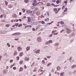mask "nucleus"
<instances>
[{
	"mask_svg": "<svg viewBox=\"0 0 76 76\" xmlns=\"http://www.w3.org/2000/svg\"><path fill=\"white\" fill-rule=\"evenodd\" d=\"M60 10V8H58V10L56 8H54L53 9V11H54L55 12H56V14L58 12V11H59Z\"/></svg>",
	"mask_w": 76,
	"mask_h": 76,
	"instance_id": "f257e3e1",
	"label": "nucleus"
},
{
	"mask_svg": "<svg viewBox=\"0 0 76 76\" xmlns=\"http://www.w3.org/2000/svg\"><path fill=\"white\" fill-rule=\"evenodd\" d=\"M57 31V30H53L52 31V34H53V35H58V33H55Z\"/></svg>",
	"mask_w": 76,
	"mask_h": 76,
	"instance_id": "f03ea898",
	"label": "nucleus"
},
{
	"mask_svg": "<svg viewBox=\"0 0 76 76\" xmlns=\"http://www.w3.org/2000/svg\"><path fill=\"white\" fill-rule=\"evenodd\" d=\"M37 41L39 42L41 41V38L40 37H38L37 39Z\"/></svg>",
	"mask_w": 76,
	"mask_h": 76,
	"instance_id": "7ed1b4c3",
	"label": "nucleus"
},
{
	"mask_svg": "<svg viewBox=\"0 0 76 76\" xmlns=\"http://www.w3.org/2000/svg\"><path fill=\"white\" fill-rule=\"evenodd\" d=\"M51 43H53V41L52 40H50L48 41L47 42L45 43V45H47V44H48Z\"/></svg>",
	"mask_w": 76,
	"mask_h": 76,
	"instance_id": "20e7f679",
	"label": "nucleus"
},
{
	"mask_svg": "<svg viewBox=\"0 0 76 76\" xmlns=\"http://www.w3.org/2000/svg\"><path fill=\"white\" fill-rule=\"evenodd\" d=\"M20 35V33H15L12 34V35Z\"/></svg>",
	"mask_w": 76,
	"mask_h": 76,
	"instance_id": "39448f33",
	"label": "nucleus"
},
{
	"mask_svg": "<svg viewBox=\"0 0 76 76\" xmlns=\"http://www.w3.org/2000/svg\"><path fill=\"white\" fill-rule=\"evenodd\" d=\"M66 33L67 34H69L70 33V32L71 30L69 28H66Z\"/></svg>",
	"mask_w": 76,
	"mask_h": 76,
	"instance_id": "423d86ee",
	"label": "nucleus"
},
{
	"mask_svg": "<svg viewBox=\"0 0 76 76\" xmlns=\"http://www.w3.org/2000/svg\"><path fill=\"white\" fill-rule=\"evenodd\" d=\"M12 7H13V5L11 4H10L8 5V8H12Z\"/></svg>",
	"mask_w": 76,
	"mask_h": 76,
	"instance_id": "0eeeda50",
	"label": "nucleus"
},
{
	"mask_svg": "<svg viewBox=\"0 0 76 76\" xmlns=\"http://www.w3.org/2000/svg\"><path fill=\"white\" fill-rule=\"evenodd\" d=\"M18 50L19 51H20L22 50V48L20 46H19L17 48Z\"/></svg>",
	"mask_w": 76,
	"mask_h": 76,
	"instance_id": "6e6552de",
	"label": "nucleus"
},
{
	"mask_svg": "<svg viewBox=\"0 0 76 76\" xmlns=\"http://www.w3.org/2000/svg\"><path fill=\"white\" fill-rule=\"evenodd\" d=\"M23 68L22 67H20V68L19 72H21V71H23Z\"/></svg>",
	"mask_w": 76,
	"mask_h": 76,
	"instance_id": "1a4fd4ad",
	"label": "nucleus"
},
{
	"mask_svg": "<svg viewBox=\"0 0 76 76\" xmlns=\"http://www.w3.org/2000/svg\"><path fill=\"white\" fill-rule=\"evenodd\" d=\"M40 52V50H37L35 51V53L36 54H38V53H39Z\"/></svg>",
	"mask_w": 76,
	"mask_h": 76,
	"instance_id": "9d476101",
	"label": "nucleus"
},
{
	"mask_svg": "<svg viewBox=\"0 0 76 76\" xmlns=\"http://www.w3.org/2000/svg\"><path fill=\"white\" fill-rule=\"evenodd\" d=\"M51 5L52 6H54V7H57V6H58V5H55V4L53 3H52Z\"/></svg>",
	"mask_w": 76,
	"mask_h": 76,
	"instance_id": "9b49d317",
	"label": "nucleus"
},
{
	"mask_svg": "<svg viewBox=\"0 0 76 76\" xmlns=\"http://www.w3.org/2000/svg\"><path fill=\"white\" fill-rule=\"evenodd\" d=\"M28 22H31V19L29 17H28Z\"/></svg>",
	"mask_w": 76,
	"mask_h": 76,
	"instance_id": "f8f14e48",
	"label": "nucleus"
},
{
	"mask_svg": "<svg viewBox=\"0 0 76 76\" xmlns=\"http://www.w3.org/2000/svg\"><path fill=\"white\" fill-rule=\"evenodd\" d=\"M64 72L61 73L60 74L61 76H64Z\"/></svg>",
	"mask_w": 76,
	"mask_h": 76,
	"instance_id": "ddd939ff",
	"label": "nucleus"
},
{
	"mask_svg": "<svg viewBox=\"0 0 76 76\" xmlns=\"http://www.w3.org/2000/svg\"><path fill=\"white\" fill-rule=\"evenodd\" d=\"M57 69L58 70H60V67L59 66H58L57 67Z\"/></svg>",
	"mask_w": 76,
	"mask_h": 76,
	"instance_id": "4468645a",
	"label": "nucleus"
},
{
	"mask_svg": "<svg viewBox=\"0 0 76 76\" xmlns=\"http://www.w3.org/2000/svg\"><path fill=\"white\" fill-rule=\"evenodd\" d=\"M27 12L28 13H32V11L30 10H28L27 11Z\"/></svg>",
	"mask_w": 76,
	"mask_h": 76,
	"instance_id": "2eb2a0df",
	"label": "nucleus"
},
{
	"mask_svg": "<svg viewBox=\"0 0 76 76\" xmlns=\"http://www.w3.org/2000/svg\"><path fill=\"white\" fill-rule=\"evenodd\" d=\"M61 2V1H60V0H58L56 1V3H57V4H58V3H60Z\"/></svg>",
	"mask_w": 76,
	"mask_h": 76,
	"instance_id": "dca6fc26",
	"label": "nucleus"
},
{
	"mask_svg": "<svg viewBox=\"0 0 76 76\" xmlns=\"http://www.w3.org/2000/svg\"><path fill=\"white\" fill-rule=\"evenodd\" d=\"M49 20V18H47V19H45V22H47V21H48Z\"/></svg>",
	"mask_w": 76,
	"mask_h": 76,
	"instance_id": "f3484780",
	"label": "nucleus"
},
{
	"mask_svg": "<svg viewBox=\"0 0 76 76\" xmlns=\"http://www.w3.org/2000/svg\"><path fill=\"white\" fill-rule=\"evenodd\" d=\"M36 14L37 15V16H39V15H40V12H36Z\"/></svg>",
	"mask_w": 76,
	"mask_h": 76,
	"instance_id": "a211bd4d",
	"label": "nucleus"
},
{
	"mask_svg": "<svg viewBox=\"0 0 76 76\" xmlns=\"http://www.w3.org/2000/svg\"><path fill=\"white\" fill-rule=\"evenodd\" d=\"M25 60L26 61H28V60H29V58H25Z\"/></svg>",
	"mask_w": 76,
	"mask_h": 76,
	"instance_id": "6ab92c4d",
	"label": "nucleus"
},
{
	"mask_svg": "<svg viewBox=\"0 0 76 76\" xmlns=\"http://www.w3.org/2000/svg\"><path fill=\"white\" fill-rule=\"evenodd\" d=\"M30 48L29 47H27L26 48L27 51H28V50H29Z\"/></svg>",
	"mask_w": 76,
	"mask_h": 76,
	"instance_id": "aec40b11",
	"label": "nucleus"
},
{
	"mask_svg": "<svg viewBox=\"0 0 76 76\" xmlns=\"http://www.w3.org/2000/svg\"><path fill=\"white\" fill-rule=\"evenodd\" d=\"M60 23L61 25H63V24H64V23L63 22V21H61Z\"/></svg>",
	"mask_w": 76,
	"mask_h": 76,
	"instance_id": "412c9836",
	"label": "nucleus"
},
{
	"mask_svg": "<svg viewBox=\"0 0 76 76\" xmlns=\"http://www.w3.org/2000/svg\"><path fill=\"white\" fill-rule=\"evenodd\" d=\"M5 5H6V6H7V4H8V2H7V1H5Z\"/></svg>",
	"mask_w": 76,
	"mask_h": 76,
	"instance_id": "4be33fe9",
	"label": "nucleus"
},
{
	"mask_svg": "<svg viewBox=\"0 0 76 76\" xmlns=\"http://www.w3.org/2000/svg\"><path fill=\"white\" fill-rule=\"evenodd\" d=\"M3 15L4 18L5 19H6V15L5 14H4Z\"/></svg>",
	"mask_w": 76,
	"mask_h": 76,
	"instance_id": "5701e85b",
	"label": "nucleus"
},
{
	"mask_svg": "<svg viewBox=\"0 0 76 76\" xmlns=\"http://www.w3.org/2000/svg\"><path fill=\"white\" fill-rule=\"evenodd\" d=\"M76 67V65H73L72 66V69H73L74 67Z\"/></svg>",
	"mask_w": 76,
	"mask_h": 76,
	"instance_id": "b1692460",
	"label": "nucleus"
},
{
	"mask_svg": "<svg viewBox=\"0 0 76 76\" xmlns=\"http://www.w3.org/2000/svg\"><path fill=\"white\" fill-rule=\"evenodd\" d=\"M22 10L23 11V13H25V10H25V9L23 8L22 9Z\"/></svg>",
	"mask_w": 76,
	"mask_h": 76,
	"instance_id": "393cba45",
	"label": "nucleus"
},
{
	"mask_svg": "<svg viewBox=\"0 0 76 76\" xmlns=\"http://www.w3.org/2000/svg\"><path fill=\"white\" fill-rule=\"evenodd\" d=\"M23 56V53H21L20 54L19 56Z\"/></svg>",
	"mask_w": 76,
	"mask_h": 76,
	"instance_id": "a878e982",
	"label": "nucleus"
},
{
	"mask_svg": "<svg viewBox=\"0 0 76 76\" xmlns=\"http://www.w3.org/2000/svg\"><path fill=\"white\" fill-rule=\"evenodd\" d=\"M41 23L42 24H45V22L43 21H42L41 22Z\"/></svg>",
	"mask_w": 76,
	"mask_h": 76,
	"instance_id": "bb28decb",
	"label": "nucleus"
},
{
	"mask_svg": "<svg viewBox=\"0 0 76 76\" xmlns=\"http://www.w3.org/2000/svg\"><path fill=\"white\" fill-rule=\"evenodd\" d=\"M50 5H51V4H50V3H48L47 4V5L48 6H50Z\"/></svg>",
	"mask_w": 76,
	"mask_h": 76,
	"instance_id": "cd10ccee",
	"label": "nucleus"
},
{
	"mask_svg": "<svg viewBox=\"0 0 76 76\" xmlns=\"http://www.w3.org/2000/svg\"><path fill=\"white\" fill-rule=\"evenodd\" d=\"M23 61H20L19 63H20V64H22V63L23 62Z\"/></svg>",
	"mask_w": 76,
	"mask_h": 76,
	"instance_id": "c85d7f7f",
	"label": "nucleus"
},
{
	"mask_svg": "<svg viewBox=\"0 0 76 76\" xmlns=\"http://www.w3.org/2000/svg\"><path fill=\"white\" fill-rule=\"evenodd\" d=\"M72 36H75V33H73L71 35Z\"/></svg>",
	"mask_w": 76,
	"mask_h": 76,
	"instance_id": "c756f323",
	"label": "nucleus"
},
{
	"mask_svg": "<svg viewBox=\"0 0 76 76\" xmlns=\"http://www.w3.org/2000/svg\"><path fill=\"white\" fill-rule=\"evenodd\" d=\"M67 8H66L65 10H64V12H67Z\"/></svg>",
	"mask_w": 76,
	"mask_h": 76,
	"instance_id": "7c9ffc66",
	"label": "nucleus"
},
{
	"mask_svg": "<svg viewBox=\"0 0 76 76\" xmlns=\"http://www.w3.org/2000/svg\"><path fill=\"white\" fill-rule=\"evenodd\" d=\"M22 26V24H20L18 26V27H20Z\"/></svg>",
	"mask_w": 76,
	"mask_h": 76,
	"instance_id": "2f4dec72",
	"label": "nucleus"
},
{
	"mask_svg": "<svg viewBox=\"0 0 76 76\" xmlns=\"http://www.w3.org/2000/svg\"><path fill=\"white\" fill-rule=\"evenodd\" d=\"M7 46H8V47H10V44L9 43H7Z\"/></svg>",
	"mask_w": 76,
	"mask_h": 76,
	"instance_id": "473e14b6",
	"label": "nucleus"
},
{
	"mask_svg": "<svg viewBox=\"0 0 76 76\" xmlns=\"http://www.w3.org/2000/svg\"><path fill=\"white\" fill-rule=\"evenodd\" d=\"M19 60V56L17 57V60Z\"/></svg>",
	"mask_w": 76,
	"mask_h": 76,
	"instance_id": "72a5a7b5",
	"label": "nucleus"
},
{
	"mask_svg": "<svg viewBox=\"0 0 76 76\" xmlns=\"http://www.w3.org/2000/svg\"><path fill=\"white\" fill-rule=\"evenodd\" d=\"M34 64H35V62H33V63L31 65V66H34Z\"/></svg>",
	"mask_w": 76,
	"mask_h": 76,
	"instance_id": "f704fd0d",
	"label": "nucleus"
},
{
	"mask_svg": "<svg viewBox=\"0 0 76 76\" xmlns=\"http://www.w3.org/2000/svg\"><path fill=\"white\" fill-rule=\"evenodd\" d=\"M53 23V21H52L51 23H47V25H50V24H51L52 23Z\"/></svg>",
	"mask_w": 76,
	"mask_h": 76,
	"instance_id": "c9c22d12",
	"label": "nucleus"
},
{
	"mask_svg": "<svg viewBox=\"0 0 76 76\" xmlns=\"http://www.w3.org/2000/svg\"><path fill=\"white\" fill-rule=\"evenodd\" d=\"M9 26H10V25H9V24H7V25H6L5 26H6V27H9Z\"/></svg>",
	"mask_w": 76,
	"mask_h": 76,
	"instance_id": "e433bc0d",
	"label": "nucleus"
},
{
	"mask_svg": "<svg viewBox=\"0 0 76 76\" xmlns=\"http://www.w3.org/2000/svg\"><path fill=\"white\" fill-rule=\"evenodd\" d=\"M52 64V63H50L48 64L47 65V66H50V65H51Z\"/></svg>",
	"mask_w": 76,
	"mask_h": 76,
	"instance_id": "4c0bfd02",
	"label": "nucleus"
},
{
	"mask_svg": "<svg viewBox=\"0 0 76 76\" xmlns=\"http://www.w3.org/2000/svg\"><path fill=\"white\" fill-rule=\"evenodd\" d=\"M15 26H18V23L15 24Z\"/></svg>",
	"mask_w": 76,
	"mask_h": 76,
	"instance_id": "58836bf2",
	"label": "nucleus"
},
{
	"mask_svg": "<svg viewBox=\"0 0 76 76\" xmlns=\"http://www.w3.org/2000/svg\"><path fill=\"white\" fill-rule=\"evenodd\" d=\"M42 63L43 64H45V61L44 60H43L42 61Z\"/></svg>",
	"mask_w": 76,
	"mask_h": 76,
	"instance_id": "ea45409f",
	"label": "nucleus"
},
{
	"mask_svg": "<svg viewBox=\"0 0 76 76\" xmlns=\"http://www.w3.org/2000/svg\"><path fill=\"white\" fill-rule=\"evenodd\" d=\"M65 7V6L64 5L62 7V9H64V8Z\"/></svg>",
	"mask_w": 76,
	"mask_h": 76,
	"instance_id": "a19ab883",
	"label": "nucleus"
},
{
	"mask_svg": "<svg viewBox=\"0 0 76 76\" xmlns=\"http://www.w3.org/2000/svg\"><path fill=\"white\" fill-rule=\"evenodd\" d=\"M28 0H25V3H28Z\"/></svg>",
	"mask_w": 76,
	"mask_h": 76,
	"instance_id": "79ce46f5",
	"label": "nucleus"
},
{
	"mask_svg": "<svg viewBox=\"0 0 76 76\" xmlns=\"http://www.w3.org/2000/svg\"><path fill=\"white\" fill-rule=\"evenodd\" d=\"M27 26V27H29V28H31V27H32V26L31 25H28Z\"/></svg>",
	"mask_w": 76,
	"mask_h": 76,
	"instance_id": "37998d69",
	"label": "nucleus"
},
{
	"mask_svg": "<svg viewBox=\"0 0 76 76\" xmlns=\"http://www.w3.org/2000/svg\"><path fill=\"white\" fill-rule=\"evenodd\" d=\"M53 34H51L50 35H49V37H52V36H53Z\"/></svg>",
	"mask_w": 76,
	"mask_h": 76,
	"instance_id": "c03bdc74",
	"label": "nucleus"
},
{
	"mask_svg": "<svg viewBox=\"0 0 76 76\" xmlns=\"http://www.w3.org/2000/svg\"><path fill=\"white\" fill-rule=\"evenodd\" d=\"M24 68L26 69H27V67L26 66V65H24Z\"/></svg>",
	"mask_w": 76,
	"mask_h": 76,
	"instance_id": "a18cd8bd",
	"label": "nucleus"
},
{
	"mask_svg": "<svg viewBox=\"0 0 76 76\" xmlns=\"http://www.w3.org/2000/svg\"><path fill=\"white\" fill-rule=\"evenodd\" d=\"M13 60L11 59L10 61V63H12L13 62Z\"/></svg>",
	"mask_w": 76,
	"mask_h": 76,
	"instance_id": "49530a36",
	"label": "nucleus"
},
{
	"mask_svg": "<svg viewBox=\"0 0 76 76\" xmlns=\"http://www.w3.org/2000/svg\"><path fill=\"white\" fill-rule=\"evenodd\" d=\"M39 4H44L43 2H39Z\"/></svg>",
	"mask_w": 76,
	"mask_h": 76,
	"instance_id": "de8ad7c7",
	"label": "nucleus"
},
{
	"mask_svg": "<svg viewBox=\"0 0 76 76\" xmlns=\"http://www.w3.org/2000/svg\"><path fill=\"white\" fill-rule=\"evenodd\" d=\"M37 1H37V0H34L33 1V2H34V3H36V2H37Z\"/></svg>",
	"mask_w": 76,
	"mask_h": 76,
	"instance_id": "09e8293b",
	"label": "nucleus"
},
{
	"mask_svg": "<svg viewBox=\"0 0 76 76\" xmlns=\"http://www.w3.org/2000/svg\"><path fill=\"white\" fill-rule=\"evenodd\" d=\"M13 69H14V70H16V67H14L13 68Z\"/></svg>",
	"mask_w": 76,
	"mask_h": 76,
	"instance_id": "8fccbe9b",
	"label": "nucleus"
},
{
	"mask_svg": "<svg viewBox=\"0 0 76 76\" xmlns=\"http://www.w3.org/2000/svg\"><path fill=\"white\" fill-rule=\"evenodd\" d=\"M64 3H66V4L67 3V1H65L64 2Z\"/></svg>",
	"mask_w": 76,
	"mask_h": 76,
	"instance_id": "3c124183",
	"label": "nucleus"
},
{
	"mask_svg": "<svg viewBox=\"0 0 76 76\" xmlns=\"http://www.w3.org/2000/svg\"><path fill=\"white\" fill-rule=\"evenodd\" d=\"M0 18H3V15H0Z\"/></svg>",
	"mask_w": 76,
	"mask_h": 76,
	"instance_id": "603ef678",
	"label": "nucleus"
},
{
	"mask_svg": "<svg viewBox=\"0 0 76 76\" xmlns=\"http://www.w3.org/2000/svg\"><path fill=\"white\" fill-rule=\"evenodd\" d=\"M32 30L33 31H35L36 30L34 28H32Z\"/></svg>",
	"mask_w": 76,
	"mask_h": 76,
	"instance_id": "864d4df0",
	"label": "nucleus"
},
{
	"mask_svg": "<svg viewBox=\"0 0 76 76\" xmlns=\"http://www.w3.org/2000/svg\"><path fill=\"white\" fill-rule=\"evenodd\" d=\"M19 39L18 38V39H15V40H16V41H18V39Z\"/></svg>",
	"mask_w": 76,
	"mask_h": 76,
	"instance_id": "5fc2aeb1",
	"label": "nucleus"
},
{
	"mask_svg": "<svg viewBox=\"0 0 76 76\" xmlns=\"http://www.w3.org/2000/svg\"><path fill=\"white\" fill-rule=\"evenodd\" d=\"M65 26H66V25H63L62 26V27H65Z\"/></svg>",
	"mask_w": 76,
	"mask_h": 76,
	"instance_id": "6e6d98bb",
	"label": "nucleus"
},
{
	"mask_svg": "<svg viewBox=\"0 0 76 76\" xmlns=\"http://www.w3.org/2000/svg\"><path fill=\"white\" fill-rule=\"evenodd\" d=\"M19 20L20 22H22V19H19Z\"/></svg>",
	"mask_w": 76,
	"mask_h": 76,
	"instance_id": "4d7b16f0",
	"label": "nucleus"
},
{
	"mask_svg": "<svg viewBox=\"0 0 76 76\" xmlns=\"http://www.w3.org/2000/svg\"><path fill=\"white\" fill-rule=\"evenodd\" d=\"M22 15V12H19V15Z\"/></svg>",
	"mask_w": 76,
	"mask_h": 76,
	"instance_id": "13d9d810",
	"label": "nucleus"
},
{
	"mask_svg": "<svg viewBox=\"0 0 76 76\" xmlns=\"http://www.w3.org/2000/svg\"><path fill=\"white\" fill-rule=\"evenodd\" d=\"M72 36L71 35H69V38H71V37H72Z\"/></svg>",
	"mask_w": 76,
	"mask_h": 76,
	"instance_id": "bf43d9fd",
	"label": "nucleus"
},
{
	"mask_svg": "<svg viewBox=\"0 0 76 76\" xmlns=\"http://www.w3.org/2000/svg\"><path fill=\"white\" fill-rule=\"evenodd\" d=\"M7 69H9V66H7L6 67Z\"/></svg>",
	"mask_w": 76,
	"mask_h": 76,
	"instance_id": "052dcab7",
	"label": "nucleus"
},
{
	"mask_svg": "<svg viewBox=\"0 0 76 76\" xmlns=\"http://www.w3.org/2000/svg\"><path fill=\"white\" fill-rule=\"evenodd\" d=\"M64 31V30L63 29V30H61V32H60L61 33V32H63V31Z\"/></svg>",
	"mask_w": 76,
	"mask_h": 76,
	"instance_id": "680f3d73",
	"label": "nucleus"
},
{
	"mask_svg": "<svg viewBox=\"0 0 76 76\" xmlns=\"http://www.w3.org/2000/svg\"><path fill=\"white\" fill-rule=\"evenodd\" d=\"M47 14L48 16H50V15H49V13H48H48H47Z\"/></svg>",
	"mask_w": 76,
	"mask_h": 76,
	"instance_id": "e2e57ef3",
	"label": "nucleus"
},
{
	"mask_svg": "<svg viewBox=\"0 0 76 76\" xmlns=\"http://www.w3.org/2000/svg\"><path fill=\"white\" fill-rule=\"evenodd\" d=\"M33 72H36V70H35V69H34V70H33Z\"/></svg>",
	"mask_w": 76,
	"mask_h": 76,
	"instance_id": "0e129e2a",
	"label": "nucleus"
},
{
	"mask_svg": "<svg viewBox=\"0 0 76 76\" xmlns=\"http://www.w3.org/2000/svg\"><path fill=\"white\" fill-rule=\"evenodd\" d=\"M14 21V20H11V22H12V23Z\"/></svg>",
	"mask_w": 76,
	"mask_h": 76,
	"instance_id": "69168bd1",
	"label": "nucleus"
},
{
	"mask_svg": "<svg viewBox=\"0 0 76 76\" xmlns=\"http://www.w3.org/2000/svg\"><path fill=\"white\" fill-rule=\"evenodd\" d=\"M42 18H44V16H43V15H42L41 16Z\"/></svg>",
	"mask_w": 76,
	"mask_h": 76,
	"instance_id": "338daca9",
	"label": "nucleus"
},
{
	"mask_svg": "<svg viewBox=\"0 0 76 76\" xmlns=\"http://www.w3.org/2000/svg\"><path fill=\"white\" fill-rule=\"evenodd\" d=\"M56 25L57 26H59L60 25H59L58 24H57Z\"/></svg>",
	"mask_w": 76,
	"mask_h": 76,
	"instance_id": "774afa93",
	"label": "nucleus"
}]
</instances>
